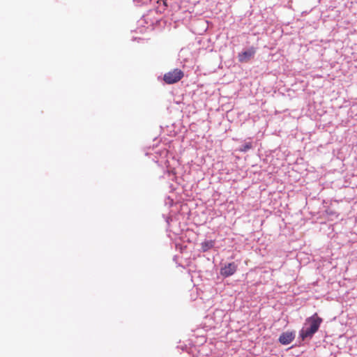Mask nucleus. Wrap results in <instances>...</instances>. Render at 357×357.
I'll return each instance as SVG.
<instances>
[{"instance_id":"nucleus-1","label":"nucleus","mask_w":357,"mask_h":357,"mask_svg":"<svg viewBox=\"0 0 357 357\" xmlns=\"http://www.w3.org/2000/svg\"><path fill=\"white\" fill-rule=\"evenodd\" d=\"M322 321V319L317 313L308 317L305 321L304 326L300 331V337L302 340L311 338L319 330Z\"/></svg>"},{"instance_id":"nucleus-2","label":"nucleus","mask_w":357,"mask_h":357,"mask_svg":"<svg viewBox=\"0 0 357 357\" xmlns=\"http://www.w3.org/2000/svg\"><path fill=\"white\" fill-rule=\"evenodd\" d=\"M183 76L184 73L181 70L174 68L164 75L163 80L167 84H172L179 82Z\"/></svg>"},{"instance_id":"nucleus-3","label":"nucleus","mask_w":357,"mask_h":357,"mask_svg":"<svg viewBox=\"0 0 357 357\" xmlns=\"http://www.w3.org/2000/svg\"><path fill=\"white\" fill-rule=\"evenodd\" d=\"M256 53V48L250 47L248 50L243 51L238 54V60L241 63H248L252 59Z\"/></svg>"},{"instance_id":"nucleus-4","label":"nucleus","mask_w":357,"mask_h":357,"mask_svg":"<svg viewBox=\"0 0 357 357\" xmlns=\"http://www.w3.org/2000/svg\"><path fill=\"white\" fill-rule=\"evenodd\" d=\"M236 270L237 265L234 262H231L221 268L220 274L227 278L234 275Z\"/></svg>"},{"instance_id":"nucleus-5","label":"nucleus","mask_w":357,"mask_h":357,"mask_svg":"<svg viewBox=\"0 0 357 357\" xmlns=\"http://www.w3.org/2000/svg\"><path fill=\"white\" fill-rule=\"evenodd\" d=\"M294 339V334L292 332H286L280 335L279 342L282 344H289Z\"/></svg>"},{"instance_id":"nucleus-6","label":"nucleus","mask_w":357,"mask_h":357,"mask_svg":"<svg viewBox=\"0 0 357 357\" xmlns=\"http://www.w3.org/2000/svg\"><path fill=\"white\" fill-rule=\"evenodd\" d=\"M215 245V241L210 240V241H205L202 243V250L203 252H207L210 249L213 248Z\"/></svg>"},{"instance_id":"nucleus-7","label":"nucleus","mask_w":357,"mask_h":357,"mask_svg":"<svg viewBox=\"0 0 357 357\" xmlns=\"http://www.w3.org/2000/svg\"><path fill=\"white\" fill-rule=\"evenodd\" d=\"M252 143L248 142L245 144H243L239 149L241 152H246L247 151L250 150L252 148Z\"/></svg>"},{"instance_id":"nucleus-8","label":"nucleus","mask_w":357,"mask_h":357,"mask_svg":"<svg viewBox=\"0 0 357 357\" xmlns=\"http://www.w3.org/2000/svg\"><path fill=\"white\" fill-rule=\"evenodd\" d=\"M162 1L163 2V5H164L165 8H166L167 6V0H162Z\"/></svg>"}]
</instances>
